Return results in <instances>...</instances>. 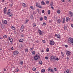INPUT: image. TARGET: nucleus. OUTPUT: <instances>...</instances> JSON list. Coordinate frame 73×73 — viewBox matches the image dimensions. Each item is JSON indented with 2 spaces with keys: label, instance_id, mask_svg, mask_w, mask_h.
<instances>
[{
  "label": "nucleus",
  "instance_id": "obj_48",
  "mask_svg": "<svg viewBox=\"0 0 73 73\" xmlns=\"http://www.w3.org/2000/svg\"><path fill=\"white\" fill-rule=\"evenodd\" d=\"M42 42H43V43H45L46 42V41L45 40H42Z\"/></svg>",
  "mask_w": 73,
  "mask_h": 73
},
{
  "label": "nucleus",
  "instance_id": "obj_10",
  "mask_svg": "<svg viewBox=\"0 0 73 73\" xmlns=\"http://www.w3.org/2000/svg\"><path fill=\"white\" fill-rule=\"evenodd\" d=\"M7 8L5 7V8L4 10V13L5 14L7 13Z\"/></svg>",
  "mask_w": 73,
  "mask_h": 73
},
{
  "label": "nucleus",
  "instance_id": "obj_26",
  "mask_svg": "<svg viewBox=\"0 0 73 73\" xmlns=\"http://www.w3.org/2000/svg\"><path fill=\"white\" fill-rule=\"evenodd\" d=\"M45 69H44L42 70V72L43 73H44L45 72Z\"/></svg>",
  "mask_w": 73,
  "mask_h": 73
},
{
  "label": "nucleus",
  "instance_id": "obj_30",
  "mask_svg": "<svg viewBox=\"0 0 73 73\" xmlns=\"http://www.w3.org/2000/svg\"><path fill=\"white\" fill-rule=\"evenodd\" d=\"M9 15L10 17H12L13 14L12 13H10V14H9Z\"/></svg>",
  "mask_w": 73,
  "mask_h": 73
},
{
  "label": "nucleus",
  "instance_id": "obj_13",
  "mask_svg": "<svg viewBox=\"0 0 73 73\" xmlns=\"http://www.w3.org/2000/svg\"><path fill=\"white\" fill-rule=\"evenodd\" d=\"M66 20L67 22H68L70 20V18L69 17H66Z\"/></svg>",
  "mask_w": 73,
  "mask_h": 73
},
{
  "label": "nucleus",
  "instance_id": "obj_29",
  "mask_svg": "<svg viewBox=\"0 0 73 73\" xmlns=\"http://www.w3.org/2000/svg\"><path fill=\"white\" fill-rule=\"evenodd\" d=\"M64 30H67V26H64Z\"/></svg>",
  "mask_w": 73,
  "mask_h": 73
},
{
  "label": "nucleus",
  "instance_id": "obj_23",
  "mask_svg": "<svg viewBox=\"0 0 73 73\" xmlns=\"http://www.w3.org/2000/svg\"><path fill=\"white\" fill-rule=\"evenodd\" d=\"M23 41V39H20L19 40V42H21Z\"/></svg>",
  "mask_w": 73,
  "mask_h": 73
},
{
  "label": "nucleus",
  "instance_id": "obj_52",
  "mask_svg": "<svg viewBox=\"0 0 73 73\" xmlns=\"http://www.w3.org/2000/svg\"><path fill=\"white\" fill-rule=\"evenodd\" d=\"M3 70L4 71V72H5L6 71V68H4V69H3Z\"/></svg>",
  "mask_w": 73,
  "mask_h": 73
},
{
  "label": "nucleus",
  "instance_id": "obj_59",
  "mask_svg": "<svg viewBox=\"0 0 73 73\" xmlns=\"http://www.w3.org/2000/svg\"><path fill=\"white\" fill-rule=\"evenodd\" d=\"M71 27L73 28V24H71Z\"/></svg>",
  "mask_w": 73,
  "mask_h": 73
},
{
  "label": "nucleus",
  "instance_id": "obj_37",
  "mask_svg": "<svg viewBox=\"0 0 73 73\" xmlns=\"http://www.w3.org/2000/svg\"><path fill=\"white\" fill-rule=\"evenodd\" d=\"M46 4L47 5H49V2L48 1H47L46 2Z\"/></svg>",
  "mask_w": 73,
  "mask_h": 73
},
{
  "label": "nucleus",
  "instance_id": "obj_38",
  "mask_svg": "<svg viewBox=\"0 0 73 73\" xmlns=\"http://www.w3.org/2000/svg\"><path fill=\"white\" fill-rule=\"evenodd\" d=\"M28 51V49L27 48L25 49V51L26 52H27Z\"/></svg>",
  "mask_w": 73,
  "mask_h": 73
},
{
  "label": "nucleus",
  "instance_id": "obj_3",
  "mask_svg": "<svg viewBox=\"0 0 73 73\" xmlns=\"http://www.w3.org/2000/svg\"><path fill=\"white\" fill-rule=\"evenodd\" d=\"M56 56H51L50 57V60L51 61L54 60L56 59Z\"/></svg>",
  "mask_w": 73,
  "mask_h": 73
},
{
  "label": "nucleus",
  "instance_id": "obj_20",
  "mask_svg": "<svg viewBox=\"0 0 73 73\" xmlns=\"http://www.w3.org/2000/svg\"><path fill=\"white\" fill-rule=\"evenodd\" d=\"M23 63V62L22 60H21V61L20 62L19 64H20V65H22Z\"/></svg>",
  "mask_w": 73,
  "mask_h": 73
},
{
  "label": "nucleus",
  "instance_id": "obj_4",
  "mask_svg": "<svg viewBox=\"0 0 73 73\" xmlns=\"http://www.w3.org/2000/svg\"><path fill=\"white\" fill-rule=\"evenodd\" d=\"M66 52L67 56H68V55H70L71 54V52L68 50H67Z\"/></svg>",
  "mask_w": 73,
  "mask_h": 73
},
{
  "label": "nucleus",
  "instance_id": "obj_12",
  "mask_svg": "<svg viewBox=\"0 0 73 73\" xmlns=\"http://www.w3.org/2000/svg\"><path fill=\"white\" fill-rule=\"evenodd\" d=\"M68 13L71 16V17H72V16L73 15V13H72L71 11H69Z\"/></svg>",
  "mask_w": 73,
  "mask_h": 73
},
{
  "label": "nucleus",
  "instance_id": "obj_57",
  "mask_svg": "<svg viewBox=\"0 0 73 73\" xmlns=\"http://www.w3.org/2000/svg\"><path fill=\"white\" fill-rule=\"evenodd\" d=\"M46 25V24L45 23H43V25L44 26H45Z\"/></svg>",
  "mask_w": 73,
  "mask_h": 73
},
{
  "label": "nucleus",
  "instance_id": "obj_19",
  "mask_svg": "<svg viewBox=\"0 0 73 73\" xmlns=\"http://www.w3.org/2000/svg\"><path fill=\"white\" fill-rule=\"evenodd\" d=\"M41 3L42 5H46L45 3L43 1H42L41 2Z\"/></svg>",
  "mask_w": 73,
  "mask_h": 73
},
{
  "label": "nucleus",
  "instance_id": "obj_41",
  "mask_svg": "<svg viewBox=\"0 0 73 73\" xmlns=\"http://www.w3.org/2000/svg\"><path fill=\"white\" fill-rule=\"evenodd\" d=\"M61 54H62V56L63 57L64 56V54L62 52H61Z\"/></svg>",
  "mask_w": 73,
  "mask_h": 73
},
{
  "label": "nucleus",
  "instance_id": "obj_25",
  "mask_svg": "<svg viewBox=\"0 0 73 73\" xmlns=\"http://www.w3.org/2000/svg\"><path fill=\"white\" fill-rule=\"evenodd\" d=\"M39 63L41 65H42V62L41 60H40L39 62Z\"/></svg>",
  "mask_w": 73,
  "mask_h": 73
},
{
  "label": "nucleus",
  "instance_id": "obj_6",
  "mask_svg": "<svg viewBox=\"0 0 73 73\" xmlns=\"http://www.w3.org/2000/svg\"><path fill=\"white\" fill-rule=\"evenodd\" d=\"M19 52L17 51H15L13 52V54L14 55H16L17 54H18Z\"/></svg>",
  "mask_w": 73,
  "mask_h": 73
},
{
  "label": "nucleus",
  "instance_id": "obj_31",
  "mask_svg": "<svg viewBox=\"0 0 73 73\" xmlns=\"http://www.w3.org/2000/svg\"><path fill=\"white\" fill-rule=\"evenodd\" d=\"M36 70V68H35L34 67H33V71H35Z\"/></svg>",
  "mask_w": 73,
  "mask_h": 73
},
{
  "label": "nucleus",
  "instance_id": "obj_7",
  "mask_svg": "<svg viewBox=\"0 0 73 73\" xmlns=\"http://www.w3.org/2000/svg\"><path fill=\"white\" fill-rule=\"evenodd\" d=\"M2 23L4 24H7V21L5 20H3L2 21Z\"/></svg>",
  "mask_w": 73,
  "mask_h": 73
},
{
  "label": "nucleus",
  "instance_id": "obj_53",
  "mask_svg": "<svg viewBox=\"0 0 73 73\" xmlns=\"http://www.w3.org/2000/svg\"><path fill=\"white\" fill-rule=\"evenodd\" d=\"M30 8L31 9H33V7L32 6H31L30 7Z\"/></svg>",
  "mask_w": 73,
  "mask_h": 73
},
{
  "label": "nucleus",
  "instance_id": "obj_17",
  "mask_svg": "<svg viewBox=\"0 0 73 73\" xmlns=\"http://www.w3.org/2000/svg\"><path fill=\"white\" fill-rule=\"evenodd\" d=\"M23 7H27V6H26V4L25 3H23L22 5Z\"/></svg>",
  "mask_w": 73,
  "mask_h": 73
},
{
  "label": "nucleus",
  "instance_id": "obj_28",
  "mask_svg": "<svg viewBox=\"0 0 73 73\" xmlns=\"http://www.w3.org/2000/svg\"><path fill=\"white\" fill-rule=\"evenodd\" d=\"M31 19H34L33 16V15H31L30 17Z\"/></svg>",
  "mask_w": 73,
  "mask_h": 73
},
{
  "label": "nucleus",
  "instance_id": "obj_54",
  "mask_svg": "<svg viewBox=\"0 0 73 73\" xmlns=\"http://www.w3.org/2000/svg\"><path fill=\"white\" fill-rule=\"evenodd\" d=\"M45 59L46 60H48V58L47 56H46Z\"/></svg>",
  "mask_w": 73,
  "mask_h": 73
},
{
  "label": "nucleus",
  "instance_id": "obj_55",
  "mask_svg": "<svg viewBox=\"0 0 73 73\" xmlns=\"http://www.w3.org/2000/svg\"><path fill=\"white\" fill-rule=\"evenodd\" d=\"M44 13V10H43L42 11V13Z\"/></svg>",
  "mask_w": 73,
  "mask_h": 73
},
{
  "label": "nucleus",
  "instance_id": "obj_9",
  "mask_svg": "<svg viewBox=\"0 0 73 73\" xmlns=\"http://www.w3.org/2000/svg\"><path fill=\"white\" fill-rule=\"evenodd\" d=\"M50 45H54V41H52L50 42Z\"/></svg>",
  "mask_w": 73,
  "mask_h": 73
},
{
  "label": "nucleus",
  "instance_id": "obj_50",
  "mask_svg": "<svg viewBox=\"0 0 73 73\" xmlns=\"http://www.w3.org/2000/svg\"><path fill=\"white\" fill-rule=\"evenodd\" d=\"M51 4H50V6H52V5H53V3H52V2H51Z\"/></svg>",
  "mask_w": 73,
  "mask_h": 73
},
{
  "label": "nucleus",
  "instance_id": "obj_15",
  "mask_svg": "<svg viewBox=\"0 0 73 73\" xmlns=\"http://www.w3.org/2000/svg\"><path fill=\"white\" fill-rule=\"evenodd\" d=\"M64 73H69V69L67 70L66 71H65L64 72Z\"/></svg>",
  "mask_w": 73,
  "mask_h": 73
},
{
  "label": "nucleus",
  "instance_id": "obj_61",
  "mask_svg": "<svg viewBox=\"0 0 73 73\" xmlns=\"http://www.w3.org/2000/svg\"><path fill=\"white\" fill-rule=\"evenodd\" d=\"M66 59H67L68 60H69V59H70V58H68V57H67V58Z\"/></svg>",
  "mask_w": 73,
  "mask_h": 73
},
{
  "label": "nucleus",
  "instance_id": "obj_42",
  "mask_svg": "<svg viewBox=\"0 0 73 73\" xmlns=\"http://www.w3.org/2000/svg\"><path fill=\"white\" fill-rule=\"evenodd\" d=\"M19 47H20V48H22L23 47V46L22 45H20V46H19Z\"/></svg>",
  "mask_w": 73,
  "mask_h": 73
},
{
  "label": "nucleus",
  "instance_id": "obj_36",
  "mask_svg": "<svg viewBox=\"0 0 73 73\" xmlns=\"http://www.w3.org/2000/svg\"><path fill=\"white\" fill-rule=\"evenodd\" d=\"M10 13V11H8L7 13V15H9V13Z\"/></svg>",
  "mask_w": 73,
  "mask_h": 73
},
{
  "label": "nucleus",
  "instance_id": "obj_35",
  "mask_svg": "<svg viewBox=\"0 0 73 73\" xmlns=\"http://www.w3.org/2000/svg\"><path fill=\"white\" fill-rule=\"evenodd\" d=\"M10 42H12L13 41L12 38H10Z\"/></svg>",
  "mask_w": 73,
  "mask_h": 73
},
{
  "label": "nucleus",
  "instance_id": "obj_40",
  "mask_svg": "<svg viewBox=\"0 0 73 73\" xmlns=\"http://www.w3.org/2000/svg\"><path fill=\"white\" fill-rule=\"evenodd\" d=\"M46 51L47 52H49V48H47L46 49Z\"/></svg>",
  "mask_w": 73,
  "mask_h": 73
},
{
  "label": "nucleus",
  "instance_id": "obj_43",
  "mask_svg": "<svg viewBox=\"0 0 73 73\" xmlns=\"http://www.w3.org/2000/svg\"><path fill=\"white\" fill-rule=\"evenodd\" d=\"M54 69L55 71H56L57 70H58L56 69V68L55 67L54 68Z\"/></svg>",
  "mask_w": 73,
  "mask_h": 73
},
{
  "label": "nucleus",
  "instance_id": "obj_2",
  "mask_svg": "<svg viewBox=\"0 0 73 73\" xmlns=\"http://www.w3.org/2000/svg\"><path fill=\"white\" fill-rule=\"evenodd\" d=\"M40 58V55L38 54H36L34 58L35 60H36Z\"/></svg>",
  "mask_w": 73,
  "mask_h": 73
},
{
  "label": "nucleus",
  "instance_id": "obj_5",
  "mask_svg": "<svg viewBox=\"0 0 73 73\" xmlns=\"http://www.w3.org/2000/svg\"><path fill=\"white\" fill-rule=\"evenodd\" d=\"M55 36L57 38H58V39H60L61 38L60 35H59L55 34Z\"/></svg>",
  "mask_w": 73,
  "mask_h": 73
},
{
  "label": "nucleus",
  "instance_id": "obj_47",
  "mask_svg": "<svg viewBox=\"0 0 73 73\" xmlns=\"http://www.w3.org/2000/svg\"><path fill=\"white\" fill-rule=\"evenodd\" d=\"M44 19L46 20L47 19V17L46 16H44Z\"/></svg>",
  "mask_w": 73,
  "mask_h": 73
},
{
  "label": "nucleus",
  "instance_id": "obj_1",
  "mask_svg": "<svg viewBox=\"0 0 73 73\" xmlns=\"http://www.w3.org/2000/svg\"><path fill=\"white\" fill-rule=\"evenodd\" d=\"M68 42L69 44H71L72 45H73V38L69 37L68 39Z\"/></svg>",
  "mask_w": 73,
  "mask_h": 73
},
{
  "label": "nucleus",
  "instance_id": "obj_34",
  "mask_svg": "<svg viewBox=\"0 0 73 73\" xmlns=\"http://www.w3.org/2000/svg\"><path fill=\"white\" fill-rule=\"evenodd\" d=\"M39 5V3H36V6L37 7H38Z\"/></svg>",
  "mask_w": 73,
  "mask_h": 73
},
{
  "label": "nucleus",
  "instance_id": "obj_45",
  "mask_svg": "<svg viewBox=\"0 0 73 73\" xmlns=\"http://www.w3.org/2000/svg\"><path fill=\"white\" fill-rule=\"evenodd\" d=\"M33 48H31L30 49V51H33Z\"/></svg>",
  "mask_w": 73,
  "mask_h": 73
},
{
  "label": "nucleus",
  "instance_id": "obj_11",
  "mask_svg": "<svg viewBox=\"0 0 73 73\" xmlns=\"http://www.w3.org/2000/svg\"><path fill=\"white\" fill-rule=\"evenodd\" d=\"M23 28H24V26H23V25H22L21 27V28L20 29V30H21V31L22 32H23L24 31Z\"/></svg>",
  "mask_w": 73,
  "mask_h": 73
},
{
  "label": "nucleus",
  "instance_id": "obj_39",
  "mask_svg": "<svg viewBox=\"0 0 73 73\" xmlns=\"http://www.w3.org/2000/svg\"><path fill=\"white\" fill-rule=\"evenodd\" d=\"M57 13H58L59 14H60V11L59 10L58 11Z\"/></svg>",
  "mask_w": 73,
  "mask_h": 73
},
{
  "label": "nucleus",
  "instance_id": "obj_44",
  "mask_svg": "<svg viewBox=\"0 0 73 73\" xmlns=\"http://www.w3.org/2000/svg\"><path fill=\"white\" fill-rule=\"evenodd\" d=\"M63 23H65V18H64V19H63Z\"/></svg>",
  "mask_w": 73,
  "mask_h": 73
},
{
  "label": "nucleus",
  "instance_id": "obj_14",
  "mask_svg": "<svg viewBox=\"0 0 73 73\" xmlns=\"http://www.w3.org/2000/svg\"><path fill=\"white\" fill-rule=\"evenodd\" d=\"M57 23L59 24L61 22V20L60 19H58L57 20Z\"/></svg>",
  "mask_w": 73,
  "mask_h": 73
},
{
  "label": "nucleus",
  "instance_id": "obj_32",
  "mask_svg": "<svg viewBox=\"0 0 73 73\" xmlns=\"http://www.w3.org/2000/svg\"><path fill=\"white\" fill-rule=\"evenodd\" d=\"M35 52L34 51H33V52H32V55H35Z\"/></svg>",
  "mask_w": 73,
  "mask_h": 73
},
{
  "label": "nucleus",
  "instance_id": "obj_58",
  "mask_svg": "<svg viewBox=\"0 0 73 73\" xmlns=\"http://www.w3.org/2000/svg\"><path fill=\"white\" fill-rule=\"evenodd\" d=\"M33 13L34 15L36 14V13H35V11H33Z\"/></svg>",
  "mask_w": 73,
  "mask_h": 73
},
{
  "label": "nucleus",
  "instance_id": "obj_60",
  "mask_svg": "<svg viewBox=\"0 0 73 73\" xmlns=\"http://www.w3.org/2000/svg\"><path fill=\"white\" fill-rule=\"evenodd\" d=\"M26 23H28V19H26Z\"/></svg>",
  "mask_w": 73,
  "mask_h": 73
},
{
  "label": "nucleus",
  "instance_id": "obj_63",
  "mask_svg": "<svg viewBox=\"0 0 73 73\" xmlns=\"http://www.w3.org/2000/svg\"><path fill=\"white\" fill-rule=\"evenodd\" d=\"M65 47L66 48H68V46H67V45H65Z\"/></svg>",
  "mask_w": 73,
  "mask_h": 73
},
{
  "label": "nucleus",
  "instance_id": "obj_56",
  "mask_svg": "<svg viewBox=\"0 0 73 73\" xmlns=\"http://www.w3.org/2000/svg\"><path fill=\"white\" fill-rule=\"evenodd\" d=\"M68 1L69 2H71V0H68Z\"/></svg>",
  "mask_w": 73,
  "mask_h": 73
},
{
  "label": "nucleus",
  "instance_id": "obj_33",
  "mask_svg": "<svg viewBox=\"0 0 73 73\" xmlns=\"http://www.w3.org/2000/svg\"><path fill=\"white\" fill-rule=\"evenodd\" d=\"M48 15H50V10H49L48 11Z\"/></svg>",
  "mask_w": 73,
  "mask_h": 73
},
{
  "label": "nucleus",
  "instance_id": "obj_18",
  "mask_svg": "<svg viewBox=\"0 0 73 73\" xmlns=\"http://www.w3.org/2000/svg\"><path fill=\"white\" fill-rule=\"evenodd\" d=\"M11 29H12V30H15V27L13 26H11Z\"/></svg>",
  "mask_w": 73,
  "mask_h": 73
},
{
  "label": "nucleus",
  "instance_id": "obj_21",
  "mask_svg": "<svg viewBox=\"0 0 73 73\" xmlns=\"http://www.w3.org/2000/svg\"><path fill=\"white\" fill-rule=\"evenodd\" d=\"M3 38L4 39L7 38V36L5 35L4 36H3Z\"/></svg>",
  "mask_w": 73,
  "mask_h": 73
},
{
  "label": "nucleus",
  "instance_id": "obj_24",
  "mask_svg": "<svg viewBox=\"0 0 73 73\" xmlns=\"http://www.w3.org/2000/svg\"><path fill=\"white\" fill-rule=\"evenodd\" d=\"M50 72H51V73L54 72V71L53 70L52 68L51 69V70H50Z\"/></svg>",
  "mask_w": 73,
  "mask_h": 73
},
{
  "label": "nucleus",
  "instance_id": "obj_8",
  "mask_svg": "<svg viewBox=\"0 0 73 73\" xmlns=\"http://www.w3.org/2000/svg\"><path fill=\"white\" fill-rule=\"evenodd\" d=\"M38 33L40 35L42 36V31H41L40 29L38 30Z\"/></svg>",
  "mask_w": 73,
  "mask_h": 73
},
{
  "label": "nucleus",
  "instance_id": "obj_46",
  "mask_svg": "<svg viewBox=\"0 0 73 73\" xmlns=\"http://www.w3.org/2000/svg\"><path fill=\"white\" fill-rule=\"evenodd\" d=\"M40 20L41 21H42L43 20V19L42 17H41L40 18Z\"/></svg>",
  "mask_w": 73,
  "mask_h": 73
},
{
  "label": "nucleus",
  "instance_id": "obj_16",
  "mask_svg": "<svg viewBox=\"0 0 73 73\" xmlns=\"http://www.w3.org/2000/svg\"><path fill=\"white\" fill-rule=\"evenodd\" d=\"M19 71V69H16L15 70V73L16 72H18Z\"/></svg>",
  "mask_w": 73,
  "mask_h": 73
},
{
  "label": "nucleus",
  "instance_id": "obj_51",
  "mask_svg": "<svg viewBox=\"0 0 73 73\" xmlns=\"http://www.w3.org/2000/svg\"><path fill=\"white\" fill-rule=\"evenodd\" d=\"M55 60H57V61H58L59 60V59L58 58H56V59H55Z\"/></svg>",
  "mask_w": 73,
  "mask_h": 73
},
{
  "label": "nucleus",
  "instance_id": "obj_64",
  "mask_svg": "<svg viewBox=\"0 0 73 73\" xmlns=\"http://www.w3.org/2000/svg\"><path fill=\"white\" fill-rule=\"evenodd\" d=\"M35 73H39V72H36Z\"/></svg>",
  "mask_w": 73,
  "mask_h": 73
},
{
  "label": "nucleus",
  "instance_id": "obj_62",
  "mask_svg": "<svg viewBox=\"0 0 73 73\" xmlns=\"http://www.w3.org/2000/svg\"><path fill=\"white\" fill-rule=\"evenodd\" d=\"M61 1L63 2H64L65 1L64 0H61Z\"/></svg>",
  "mask_w": 73,
  "mask_h": 73
},
{
  "label": "nucleus",
  "instance_id": "obj_49",
  "mask_svg": "<svg viewBox=\"0 0 73 73\" xmlns=\"http://www.w3.org/2000/svg\"><path fill=\"white\" fill-rule=\"evenodd\" d=\"M37 7H39L40 8H41V6H40V5H39L38 6H37Z\"/></svg>",
  "mask_w": 73,
  "mask_h": 73
},
{
  "label": "nucleus",
  "instance_id": "obj_22",
  "mask_svg": "<svg viewBox=\"0 0 73 73\" xmlns=\"http://www.w3.org/2000/svg\"><path fill=\"white\" fill-rule=\"evenodd\" d=\"M33 27H35L36 26V23H33Z\"/></svg>",
  "mask_w": 73,
  "mask_h": 73
},
{
  "label": "nucleus",
  "instance_id": "obj_27",
  "mask_svg": "<svg viewBox=\"0 0 73 73\" xmlns=\"http://www.w3.org/2000/svg\"><path fill=\"white\" fill-rule=\"evenodd\" d=\"M51 68L50 67H49V68H48V70L50 72V71L51 70Z\"/></svg>",
  "mask_w": 73,
  "mask_h": 73
}]
</instances>
